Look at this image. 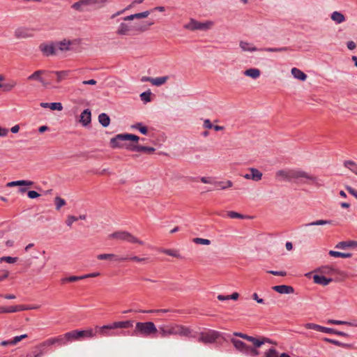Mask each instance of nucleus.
<instances>
[{"label":"nucleus","mask_w":357,"mask_h":357,"mask_svg":"<svg viewBox=\"0 0 357 357\" xmlns=\"http://www.w3.org/2000/svg\"><path fill=\"white\" fill-rule=\"evenodd\" d=\"M134 321L126 320L114 321L111 324L103 325L102 326H96L94 328L96 335L100 337H114L118 335H126V332H119L117 329L129 328L133 326Z\"/></svg>","instance_id":"nucleus-1"},{"label":"nucleus","mask_w":357,"mask_h":357,"mask_svg":"<svg viewBox=\"0 0 357 357\" xmlns=\"http://www.w3.org/2000/svg\"><path fill=\"white\" fill-rule=\"evenodd\" d=\"M275 177L280 181H290L293 179L305 178L306 181H304L305 183H309L310 182L317 186L321 185V184L318 182L319 180L317 177L310 175L308 173L299 169H281L276 172Z\"/></svg>","instance_id":"nucleus-2"},{"label":"nucleus","mask_w":357,"mask_h":357,"mask_svg":"<svg viewBox=\"0 0 357 357\" xmlns=\"http://www.w3.org/2000/svg\"><path fill=\"white\" fill-rule=\"evenodd\" d=\"M153 24L154 22L148 21L132 23L123 22L117 27L116 33L121 36H133L148 31Z\"/></svg>","instance_id":"nucleus-3"},{"label":"nucleus","mask_w":357,"mask_h":357,"mask_svg":"<svg viewBox=\"0 0 357 357\" xmlns=\"http://www.w3.org/2000/svg\"><path fill=\"white\" fill-rule=\"evenodd\" d=\"M158 334V328L152 321L137 322L134 331L131 334L132 336L144 337H155Z\"/></svg>","instance_id":"nucleus-4"},{"label":"nucleus","mask_w":357,"mask_h":357,"mask_svg":"<svg viewBox=\"0 0 357 357\" xmlns=\"http://www.w3.org/2000/svg\"><path fill=\"white\" fill-rule=\"evenodd\" d=\"M128 140L137 143L139 137L130 133L118 134L110 139L109 144L112 149L123 148L126 149V146L132 145V144L126 142Z\"/></svg>","instance_id":"nucleus-5"},{"label":"nucleus","mask_w":357,"mask_h":357,"mask_svg":"<svg viewBox=\"0 0 357 357\" xmlns=\"http://www.w3.org/2000/svg\"><path fill=\"white\" fill-rule=\"evenodd\" d=\"M231 342L237 351L246 356L255 357L259 354V352L257 349L246 344L245 342L240 340L232 338Z\"/></svg>","instance_id":"nucleus-6"},{"label":"nucleus","mask_w":357,"mask_h":357,"mask_svg":"<svg viewBox=\"0 0 357 357\" xmlns=\"http://www.w3.org/2000/svg\"><path fill=\"white\" fill-rule=\"evenodd\" d=\"M109 238L125 241L131 243L143 245L144 242L126 231H118L109 235Z\"/></svg>","instance_id":"nucleus-7"},{"label":"nucleus","mask_w":357,"mask_h":357,"mask_svg":"<svg viewBox=\"0 0 357 357\" xmlns=\"http://www.w3.org/2000/svg\"><path fill=\"white\" fill-rule=\"evenodd\" d=\"M219 337V332L213 330H209L207 332L197 333L196 338L199 342L204 344H212L215 342Z\"/></svg>","instance_id":"nucleus-8"},{"label":"nucleus","mask_w":357,"mask_h":357,"mask_svg":"<svg viewBox=\"0 0 357 357\" xmlns=\"http://www.w3.org/2000/svg\"><path fill=\"white\" fill-rule=\"evenodd\" d=\"M70 342H71V340L68 332L63 335H61L57 337L46 340L45 341L43 342V345L47 346V347L51 345H57L59 347H62L68 344Z\"/></svg>","instance_id":"nucleus-9"},{"label":"nucleus","mask_w":357,"mask_h":357,"mask_svg":"<svg viewBox=\"0 0 357 357\" xmlns=\"http://www.w3.org/2000/svg\"><path fill=\"white\" fill-rule=\"evenodd\" d=\"M174 335H179L188 338H196L197 332L194 331L190 328L181 325L174 324Z\"/></svg>","instance_id":"nucleus-10"},{"label":"nucleus","mask_w":357,"mask_h":357,"mask_svg":"<svg viewBox=\"0 0 357 357\" xmlns=\"http://www.w3.org/2000/svg\"><path fill=\"white\" fill-rule=\"evenodd\" d=\"M213 25V22L211 21H206L205 22H200L197 20L191 18L188 24H184L183 28L190 31L196 30H208Z\"/></svg>","instance_id":"nucleus-11"},{"label":"nucleus","mask_w":357,"mask_h":357,"mask_svg":"<svg viewBox=\"0 0 357 357\" xmlns=\"http://www.w3.org/2000/svg\"><path fill=\"white\" fill-rule=\"evenodd\" d=\"M70 337L71 342L77 340H79L82 338H91L96 336L95 331L93 329L78 331L73 330L68 332Z\"/></svg>","instance_id":"nucleus-12"},{"label":"nucleus","mask_w":357,"mask_h":357,"mask_svg":"<svg viewBox=\"0 0 357 357\" xmlns=\"http://www.w3.org/2000/svg\"><path fill=\"white\" fill-rule=\"evenodd\" d=\"M39 50L45 56H50L56 54V50L54 41L41 43L39 45Z\"/></svg>","instance_id":"nucleus-13"},{"label":"nucleus","mask_w":357,"mask_h":357,"mask_svg":"<svg viewBox=\"0 0 357 357\" xmlns=\"http://www.w3.org/2000/svg\"><path fill=\"white\" fill-rule=\"evenodd\" d=\"M14 36L17 39H24L33 36V30L26 27H18L14 32Z\"/></svg>","instance_id":"nucleus-14"},{"label":"nucleus","mask_w":357,"mask_h":357,"mask_svg":"<svg viewBox=\"0 0 357 357\" xmlns=\"http://www.w3.org/2000/svg\"><path fill=\"white\" fill-rule=\"evenodd\" d=\"M126 150L130 151L144 152L146 153L151 154L155 152V149L153 147L142 146L137 144H132V145L126 146Z\"/></svg>","instance_id":"nucleus-15"},{"label":"nucleus","mask_w":357,"mask_h":357,"mask_svg":"<svg viewBox=\"0 0 357 357\" xmlns=\"http://www.w3.org/2000/svg\"><path fill=\"white\" fill-rule=\"evenodd\" d=\"M158 333L160 337L165 338L170 335H174V324L169 325H162L158 328Z\"/></svg>","instance_id":"nucleus-16"},{"label":"nucleus","mask_w":357,"mask_h":357,"mask_svg":"<svg viewBox=\"0 0 357 357\" xmlns=\"http://www.w3.org/2000/svg\"><path fill=\"white\" fill-rule=\"evenodd\" d=\"M72 8L79 12L89 11L91 8V0H79L72 5Z\"/></svg>","instance_id":"nucleus-17"},{"label":"nucleus","mask_w":357,"mask_h":357,"mask_svg":"<svg viewBox=\"0 0 357 357\" xmlns=\"http://www.w3.org/2000/svg\"><path fill=\"white\" fill-rule=\"evenodd\" d=\"M54 43L56 51L67 52L71 50L70 46L74 44V41L65 38L61 41H54Z\"/></svg>","instance_id":"nucleus-18"},{"label":"nucleus","mask_w":357,"mask_h":357,"mask_svg":"<svg viewBox=\"0 0 357 357\" xmlns=\"http://www.w3.org/2000/svg\"><path fill=\"white\" fill-rule=\"evenodd\" d=\"M99 260H111L114 261H125L128 259V257H121L114 254H100L97 255Z\"/></svg>","instance_id":"nucleus-19"},{"label":"nucleus","mask_w":357,"mask_h":357,"mask_svg":"<svg viewBox=\"0 0 357 357\" xmlns=\"http://www.w3.org/2000/svg\"><path fill=\"white\" fill-rule=\"evenodd\" d=\"M46 73V70H39L35 71L33 74L27 77L28 80H37L40 82L44 86H47L49 84V82L46 81L41 77L42 75Z\"/></svg>","instance_id":"nucleus-20"},{"label":"nucleus","mask_w":357,"mask_h":357,"mask_svg":"<svg viewBox=\"0 0 357 357\" xmlns=\"http://www.w3.org/2000/svg\"><path fill=\"white\" fill-rule=\"evenodd\" d=\"M47 348V347L43 345V342L34 347L31 352L27 355V357H41L46 352Z\"/></svg>","instance_id":"nucleus-21"},{"label":"nucleus","mask_w":357,"mask_h":357,"mask_svg":"<svg viewBox=\"0 0 357 357\" xmlns=\"http://www.w3.org/2000/svg\"><path fill=\"white\" fill-rule=\"evenodd\" d=\"M272 289L281 294H289L294 292V289L293 287L285 284L273 286Z\"/></svg>","instance_id":"nucleus-22"},{"label":"nucleus","mask_w":357,"mask_h":357,"mask_svg":"<svg viewBox=\"0 0 357 357\" xmlns=\"http://www.w3.org/2000/svg\"><path fill=\"white\" fill-rule=\"evenodd\" d=\"M250 174H246L243 177L246 179H252L255 181H259L262 178V173L255 168H250Z\"/></svg>","instance_id":"nucleus-23"},{"label":"nucleus","mask_w":357,"mask_h":357,"mask_svg":"<svg viewBox=\"0 0 357 357\" xmlns=\"http://www.w3.org/2000/svg\"><path fill=\"white\" fill-rule=\"evenodd\" d=\"M322 340L324 342H329V343L333 344L336 346L341 347L344 349H351L354 348V344L351 343H344V342H340L338 340L331 339L328 337H324Z\"/></svg>","instance_id":"nucleus-24"},{"label":"nucleus","mask_w":357,"mask_h":357,"mask_svg":"<svg viewBox=\"0 0 357 357\" xmlns=\"http://www.w3.org/2000/svg\"><path fill=\"white\" fill-rule=\"evenodd\" d=\"M91 121V112L89 109H84L80 114V122L84 126H87Z\"/></svg>","instance_id":"nucleus-25"},{"label":"nucleus","mask_w":357,"mask_h":357,"mask_svg":"<svg viewBox=\"0 0 357 357\" xmlns=\"http://www.w3.org/2000/svg\"><path fill=\"white\" fill-rule=\"evenodd\" d=\"M313 280L314 282L316 284L326 286L328 285L331 282H332L333 279L331 278H326L321 275H314L313 276Z\"/></svg>","instance_id":"nucleus-26"},{"label":"nucleus","mask_w":357,"mask_h":357,"mask_svg":"<svg viewBox=\"0 0 357 357\" xmlns=\"http://www.w3.org/2000/svg\"><path fill=\"white\" fill-rule=\"evenodd\" d=\"M33 185V182L29 180H19L11 181L7 183L8 187H14V186H31Z\"/></svg>","instance_id":"nucleus-27"},{"label":"nucleus","mask_w":357,"mask_h":357,"mask_svg":"<svg viewBox=\"0 0 357 357\" xmlns=\"http://www.w3.org/2000/svg\"><path fill=\"white\" fill-rule=\"evenodd\" d=\"M357 246V241H347L339 242L336 245L337 249H346L347 248H353Z\"/></svg>","instance_id":"nucleus-28"},{"label":"nucleus","mask_w":357,"mask_h":357,"mask_svg":"<svg viewBox=\"0 0 357 357\" xmlns=\"http://www.w3.org/2000/svg\"><path fill=\"white\" fill-rule=\"evenodd\" d=\"M294 78L301 81H305L307 79V75L297 68H293L291 70Z\"/></svg>","instance_id":"nucleus-29"},{"label":"nucleus","mask_w":357,"mask_h":357,"mask_svg":"<svg viewBox=\"0 0 357 357\" xmlns=\"http://www.w3.org/2000/svg\"><path fill=\"white\" fill-rule=\"evenodd\" d=\"M20 305L10 306V307H3L0 306V314L3 313H13L17 312H20Z\"/></svg>","instance_id":"nucleus-30"},{"label":"nucleus","mask_w":357,"mask_h":357,"mask_svg":"<svg viewBox=\"0 0 357 357\" xmlns=\"http://www.w3.org/2000/svg\"><path fill=\"white\" fill-rule=\"evenodd\" d=\"M17 85V82L13 79L8 80L6 82L1 83V88L3 89V91L8 92L13 90Z\"/></svg>","instance_id":"nucleus-31"},{"label":"nucleus","mask_w":357,"mask_h":357,"mask_svg":"<svg viewBox=\"0 0 357 357\" xmlns=\"http://www.w3.org/2000/svg\"><path fill=\"white\" fill-rule=\"evenodd\" d=\"M344 167L349 169L352 173L357 175V163L353 160H344L343 162Z\"/></svg>","instance_id":"nucleus-32"},{"label":"nucleus","mask_w":357,"mask_h":357,"mask_svg":"<svg viewBox=\"0 0 357 357\" xmlns=\"http://www.w3.org/2000/svg\"><path fill=\"white\" fill-rule=\"evenodd\" d=\"M332 20L335 22L337 24H340L345 21V17L344 15L338 12V11H334L331 16Z\"/></svg>","instance_id":"nucleus-33"},{"label":"nucleus","mask_w":357,"mask_h":357,"mask_svg":"<svg viewBox=\"0 0 357 357\" xmlns=\"http://www.w3.org/2000/svg\"><path fill=\"white\" fill-rule=\"evenodd\" d=\"M98 121L105 128L107 127L110 123V118L105 113H101L98 116Z\"/></svg>","instance_id":"nucleus-34"},{"label":"nucleus","mask_w":357,"mask_h":357,"mask_svg":"<svg viewBox=\"0 0 357 357\" xmlns=\"http://www.w3.org/2000/svg\"><path fill=\"white\" fill-rule=\"evenodd\" d=\"M239 45L244 52H256L258 50L256 47L252 46L251 44L247 42L241 41Z\"/></svg>","instance_id":"nucleus-35"},{"label":"nucleus","mask_w":357,"mask_h":357,"mask_svg":"<svg viewBox=\"0 0 357 357\" xmlns=\"http://www.w3.org/2000/svg\"><path fill=\"white\" fill-rule=\"evenodd\" d=\"M328 324H335V325H347V326L357 327V323H356V322H350V321L335 320V319H329L328 321Z\"/></svg>","instance_id":"nucleus-36"},{"label":"nucleus","mask_w":357,"mask_h":357,"mask_svg":"<svg viewBox=\"0 0 357 357\" xmlns=\"http://www.w3.org/2000/svg\"><path fill=\"white\" fill-rule=\"evenodd\" d=\"M246 76L250 77L253 79H257L260 75V70L257 68H250L244 72Z\"/></svg>","instance_id":"nucleus-37"},{"label":"nucleus","mask_w":357,"mask_h":357,"mask_svg":"<svg viewBox=\"0 0 357 357\" xmlns=\"http://www.w3.org/2000/svg\"><path fill=\"white\" fill-rule=\"evenodd\" d=\"M69 73L70 71L68 70L55 71L54 75H56V82L59 83L65 79L68 76Z\"/></svg>","instance_id":"nucleus-38"},{"label":"nucleus","mask_w":357,"mask_h":357,"mask_svg":"<svg viewBox=\"0 0 357 357\" xmlns=\"http://www.w3.org/2000/svg\"><path fill=\"white\" fill-rule=\"evenodd\" d=\"M329 255L334 257L349 258L352 256L351 253H344L338 251L330 250Z\"/></svg>","instance_id":"nucleus-39"},{"label":"nucleus","mask_w":357,"mask_h":357,"mask_svg":"<svg viewBox=\"0 0 357 357\" xmlns=\"http://www.w3.org/2000/svg\"><path fill=\"white\" fill-rule=\"evenodd\" d=\"M333 223L332 220H318L307 224H305V227L310 226H319V225H331Z\"/></svg>","instance_id":"nucleus-40"},{"label":"nucleus","mask_w":357,"mask_h":357,"mask_svg":"<svg viewBox=\"0 0 357 357\" xmlns=\"http://www.w3.org/2000/svg\"><path fill=\"white\" fill-rule=\"evenodd\" d=\"M83 279H85V277H84V275H81V276L73 275V276L62 278L61 282L62 283L74 282H77V281H79V280H81Z\"/></svg>","instance_id":"nucleus-41"},{"label":"nucleus","mask_w":357,"mask_h":357,"mask_svg":"<svg viewBox=\"0 0 357 357\" xmlns=\"http://www.w3.org/2000/svg\"><path fill=\"white\" fill-rule=\"evenodd\" d=\"M91 8L99 9L102 8L105 4L108 2L109 0H91Z\"/></svg>","instance_id":"nucleus-42"},{"label":"nucleus","mask_w":357,"mask_h":357,"mask_svg":"<svg viewBox=\"0 0 357 357\" xmlns=\"http://www.w3.org/2000/svg\"><path fill=\"white\" fill-rule=\"evenodd\" d=\"M169 79L168 76L158 77L153 78L152 84L155 86H161L165 84Z\"/></svg>","instance_id":"nucleus-43"},{"label":"nucleus","mask_w":357,"mask_h":357,"mask_svg":"<svg viewBox=\"0 0 357 357\" xmlns=\"http://www.w3.org/2000/svg\"><path fill=\"white\" fill-rule=\"evenodd\" d=\"M132 128L137 129L142 134L146 135L148 133V128L144 126L142 123H137L131 126Z\"/></svg>","instance_id":"nucleus-44"},{"label":"nucleus","mask_w":357,"mask_h":357,"mask_svg":"<svg viewBox=\"0 0 357 357\" xmlns=\"http://www.w3.org/2000/svg\"><path fill=\"white\" fill-rule=\"evenodd\" d=\"M264 50L266 52H287V51L291 50V49L289 47H278V48L266 47V48H264Z\"/></svg>","instance_id":"nucleus-45"},{"label":"nucleus","mask_w":357,"mask_h":357,"mask_svg":"<svg viewBox=\"0 0 357 357\" xmlns=\"http://www.w3.org/2000/svg\"><path fill=\"white\" fill-rule=\"evenodd\" d=\"M151 91L150 89H149L140 94V98L144 102H149L151 101Z\"/></svg>","instance_id":"nucleus-46"},{"label":"nucleus","mask_w":357,"mask_h":357,"mask_svg":"<svg viewBox=\"0 0 357 357\" xmlns=\"http://www.w3.org/2000/svg\"><path fill=\"white\" fill-rule=\"evenodd\" d=\"M279 352L273 347L268 349L264 353V357H279Z\"/></svg>","instance_id":"nucleus-47"},{"label":"nucleus","mask_w":357,"mask_h":357,"mask_svg":"<svg viewBox=\"0 0 357 357\" xmlns=\"http://www.w3.org/2000/svg\"><path fill=\"white\" fill-rule=\"evenodd\" d=\"M215 185L220 188L221 190H225L227 188H229L233 185V183L231 181H227L226 183L223 181H219L216 182Z\"/></svg>","instance_id":"nucleus-48"},{"label":"nucleus","mask_w":357,"mask_h":357,"mask_svg":"<svg viewBox=\"0 0 357 357\" xmlns=\"http://www.w3.org/2000/svg\"><path fill=\"white\" fill-rule=\"evenodd\" d=\"M170 310L169 309H158V310H139V312L140 313H146V314H151V313H166L167 312H169Z\"/></svg>","instance_id":"nucleus-49"},{"label":"nucleus","mask_w":357,"mask_h":357,"mask_svg":"<svg viewBox=\"0 0 357 357\" xmlns=\"http://www.w3.org/2000/svg\"><path fill=\"white\" fill-rule=\"evenodd\" d=\"M56 209L59 211L63 206L66 204V201L60 197H56L54 199Z\"/></svg>","instance_id":"nucleus-50"},{"label":"nucleus","mask_w":357,"mask_h":357,"mask_svg":"<svg viewBox=\"0 0 357 357\" xmlns=\"http://www.w3.org/2000/svg\"><path fill=\"white\" fill-rule=\"evenodd\" d=\"M162 252L169 256L174 257L176 258L181 257L180 254L176 250H174L166 249V250H164L162 251Z\"/></svg>","instance_id":"nucleus-51"},{"label":"nucleus","mask_w":357,"mask_h":357,"mask_svg":"<svg viewBox=\"0 0 357 357\" xmlns=\"http://www.w3.org/2000/svg\"><path fill=\"white\" fill-rule=\"evenodd\" d=\"M227 215L230 218L243 219V218H248L247 216H245V215H242L241 213H238L237 212H235V211H228L227 212Z\"/></svg>","instance_id":"nucleus-52"},{"label":"nucleus","mask_w":357,"mask_h":357,"mask_svg":"<svg viewBox=\"0 0 357 357\" xmlns=\"http://www.w3.org/2000/svg\"><path fill=\"white\" fill-rule=\"evenodd\" d=\"M305 327L307 329H312V330H315V331L321 332L322 326H320V325H318L316 324H313V323H307L305 324Z\"/></svg>","instance_id":"nucleus-53"},{"label":"nucleus","mask_w":357,"mask_h":357,"mask_svg":"<svg viewBox=\"0 0 357 357\" xmlns=\"http://www.w3.org/2000/svg\"><path fill=\"white\" fill-rule=\"evenodd\" d=\"M193 242L197 244L202 245H209L211 243V241L208 239L202 238H193Z\"/></svg>","instance_id":"nucleus-54"},{"label":"nucleus","mask_w":357,"mask_h":357,"mask_svg":"<svg viewBox=\"0 0 357 357\" xmlns=\"http://www.w3.org/2000/svg\"><path fill=\"white\" fill-rule=\"evenodd\" d=\"M17 260V257H2L0 258V261H6L9 264H13L16 262Z\"/></svg>","instance_id":"nucleus-55"},{"label":"nucleus","mask_w":357,"mask_h":357,"mask_svg":"<svg viewBox=\"0 0 357 357\" xmlns=\"http://www.w3.org/2000/svg\"><path fill=\"white\" fill-rule=\"evenodd\" d=\"M50 108L52 110L61 111L63 109V106L61 102H51L50 103Z\"/></svg>","instance_id":"nucleus-56"},{"label":"nucleus","mask_w":357,"mask_h":357,"mask_svg":"<svg viewBox=\"0 0 357 357\" xmlns=\"http://www.w3.org/2000/svg\"><path fill=\"white\" fill-rule=\"evenodd\" d=\"M250 342H252L253 344V345H254L253 348H255L256 349H257V348H259L261 345L264 344V342L261 341V338L260 339H257V338H256L255 337H253L252 341H250Z\"/></svg>","instance_id":"nucleus-57"},{"label":"nucleus","mask_w":357,"mask_h":357,"mask_svg":"<svg viewBox=\"0 0 357 357\" xmlns=\"http://www.w3.org/2000/svg\"><path fill=\"white\" fill-rule=\"evenodd\" d=\"M151 13V10H145L142 13H135L136 19H142L147 17Z\"/></svg>","instance_id":"nucleus-58"},{"label":"nucleus","mask_w":357,"mask_h":357,"mask_svg":"<svg viewBox=\"0 0 357 357\" xmlns=\"http://www.w3.org/2000/svg\"><path fill=\"white\" fill-rule=\"evenodd\" d=\"M78 220V218L75 215H68L66 220V225L69 227H71L72 224Z\"/></svg>","instance_id":"nucleus-59"},{"label":"nucleus","mask_w":357,"mask_h":357,"mask_svg":"<svg viewBox=\"0 0 357 357\" xmlns=\"http://www.w3.org/2000/svg\"><path fill=\"white\" fill-rule=\"evenodd\" d=\"M38 305H20V309L21 311L24 310H36L38 309Z\"/></svg>","instance_id":"nucleus-60"},{"label":"nucleus","mask_w":357,"mask_h":357,"mask_svg":"<svg viewBox=\"0 0 357 357\" xmlns=\"http://www.w3.org/2000/svg\"><path fill=\"white\" fill-rule=\"evenodd\" d=\"M268 273L272 274L273 275L276 276H286L287 272L286 271H267Z\"/></svg>","instance_id":"nucleus-61"},{"label":"nucleus","mask_w":357,"mask_h":357,"mask_svg":"<svg viewBox=\"0 0 357 357\" xmlns=\"http://www.w3.org/2000/svg\"><path fill=\"white\" fill-rule=\"evenodd\" d=\"M335 331H336V329H334L332 328H327V327L322 326L321 332L335 335Z\"/></svg>","instance_id":"nucleus-62"},{"label":"nucleus","mask_w":357,"mask_h":357,"mask_svg":"<svg viewBox=\"0 0 357 357\" xmlns=\"http://www.w3.org/2000/svg\"><path fill=\"white\" fill-rule=\"evenodd\" d=\"M346 190L350 193L351 195H353L355 198L357 199V190L353 188L352 187L349 185H347L345 187Z\"/></svg>","instance_id":"nucleus-63"},{"label":"nucleus","mask_w":357,"mask_h":357,"mask_svg":"<svg viewBox=\"0 0 357 357\" xmlns=\"http://www.w3.org/2000/svg\"><path fill=\"white\" fill-rule=\"evenodd\" d=\"M28 197L30 199H36L40 197V194L34 190H30L27 193Z\"/></svg>","instance_id":"nucleus-64"}]
</instances>
